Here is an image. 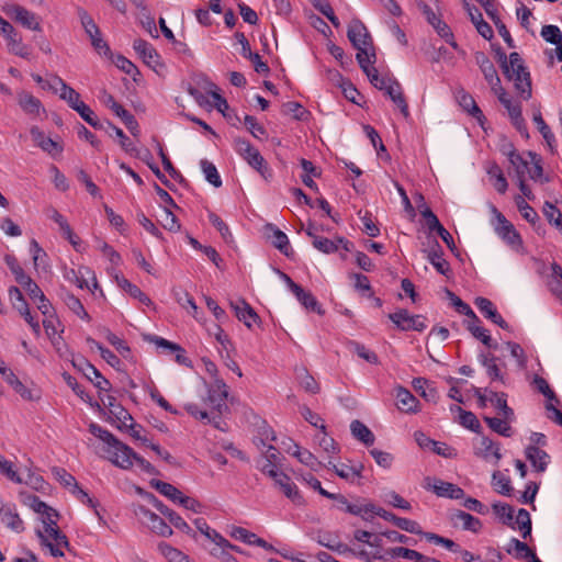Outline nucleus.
<instances>
[{
	"label": "nucleus",
	"mask_w": 562,
	"mask_h": 562,
	"mask_svg": "<svg viewBox=\"0 0 562 562\" xmlns=\"http://www.w3.org/2000/svg\"><path fill=\"white\" fill-rule=\"evenodd\" d=\"M494 513L503 520V522L512 528H514V509L508 504L495 503L493 504Z\"/></svg>",
	"instance_id": "0e129e2a"
},
{
	"label": "nucleus",
	"mask_w": 562,
	"mask_h": 562,
	"mask_svg": "<svg viewBox=\"0 0 562 562\" xmlns=\"http://www.w3.org/2000/svg\"><path fill=\"white\" fill-rule=\"evenodd\" d=\"M147 499L153 504V506L164 516L168 518L170 524H172L177 529L182 532L190 535L195 538V532L192 528L182 519V517L176 513L175 510L168 508L161 501H159L154 494L148 493Z\"/></svg>",
	"instance_id": "0eeeda50"
},
{
	"label": "nucleus",
	"mask_w": 562,
	"mask_h": 562,
	"mask_svg": "<svg viewBox=\"0 0 562 562\" xmlns=\"http://www.w3.org/2000/svg\"><path fill=\"white\" fill-rule=\"evenodd\" d=\"M453 519L460 520L462 522L463 529L473 532H477L482 527V524L479 518L463 510H457L453 514Z\"/></svg>",
	"instance_id": "a18cd8bd"
},
{
	"label": "nucleus",
	"mask_w": 562,
	"mask_h": 562,
	"mask_svg": "<svg viewBox=\"0 0 562 562\" xmlns=\"http://www.w3.org/2000/svg\"><path fill=\"white\" fill-rule=\"evenodd\" d=\"M228 396V387L222 379H216L209 390L207 403L218 415L227 409L226 400Z\"/></svg>",
	"instance_id": "9d476101"
},
{
	"label": "nucleus",
	"mask_w": 562,
	"mask_h": 562,
	"mask_svg": "<svg viewBox=\"0 0 562 562\" xmlns=\"http://www.w3.org/2000/svg\"><path fill=\"white\" fill-rule=\"evenodd\" d=\"M4 12L23 27L32 31H42L41 18L26 8L19 4H7Z\"/></svg>",
	"instance_id": "20e7f679"
},
{
	"label": "nucleus",
	"mask_w": 562,
	"mask_h": 562,
	"mask_svg": "<svg viewBox=\"0 0 562 562\" xmlns=\"http://www.w3.org/2000/svg\"><path fill=\"white\" fill-rule=\"evenodd\" d=\"M431 26L436 30L437 34L443 38L449 45H451L454 49H458V44L454 41L453 33L450 26L442 21L440 18L431 24Z\"/></svg>",
	"instance_id": "4d7b16f0"
},
{
	"label": "nucleus",
	"mask_w": 562,
	"mask_h": 562,
	"mask_svg": "<svg viewBox=\"0 0 562 562\" xmlns=\"http://www.w3.org/2000/svg\"><path fill=\"white\" fill-rule=\"evenodd\" d=\"M60 297L65 305L78 317L86 322H90V315L85 310L81 301L66 289L60 290Z\"/></svg>",
	"instance_id": "b1692460"
},
{
	"label": "nucleus",
	"mask_w": 562,
	"mask_h": 562,
	"mask_svg": "<svg viewBox=\"0 0 562 562\" xmlns=\"http://www.w3.org/2000/svg\"><path fill=\"white\" fill-rule=\"evenodd\" d=\"M276 440L273 429L266 423L262 422L258 426L257 435L254 437V443L259 450H263L267 445Z\"/></svg>",
	"instance_id": "58836bf2"
},
{
	"label": "nucleus",
	"mask_w": 562,
	"mask_h": 562,
	"mask_svg": "<svg viewBox=\"0 0 562 562\" xmlns=\"http://www.w3.org/2000/svg\"><path fill=\"white\" fill-rule=\"evenodd\" d=\"M149 484L165 497L169 498L173 503L180 504V499L183 497V494L172 484L156 479L150 480Z\"/></svg>",
	"instance_id": "cd10ccee"
},
{
	"label": "nucleus",
	"mask_w": 562,
	"mask_h": 562,
	"mask_svg": "<svg viewBox=\"0 0 562 562\" xmlns=\"http://www.w3.org/2000/svg\"><path fill=\"white\" fill-rule=\"evenodd\" d=\"M319 428L322 429V434L316 437L318 446L328 454L337 453L339 451V448L335 440L326 434L325 425L322 424Z\"/></svg>",
	"instance_id": "e2e57ef3"
},
{
	"label": "nucleus",
	"mask_w": 562,
	"mask_h": 562,
	"mask_svg": "<svg viewBox=\"0 0 562 562\" xmlns=\"http://www.w3.org/2000/svg\"><path fill=\"white\" fill-rule=\"evenodd\" d=\"M483 420L488 425V427L493 431H495L496 434H498L501 436H504V437L508 438V437H512L513 434H514L510 424L515 419H506L504 417L497 418V417L484 416Z\"/></svg>",
	"instance_id": "c85d7f7f"
},
{
	"label": "nucleus",
	"mask_w": 562,
	"mask_h": 562,
	"mask_svg": "<svg viewBox=\"0 0 562 562\" xmlns=\"http://www.w3.org/2000/svg\"><path fill=\"white\" fill-rule=\"evenodd\" d=\"M456 98L459 105L471 116L476 119L481 125H483L485 116L482 110L477 106L474 98L463 89L458 90Z\"/></svg>",
	"instance_id": "a211bd4d"
},
{
	"label": "nucleus",
	"mask_w": 562,
	"mask_h": 562,
	"mask_svg": "<svg viewBox=\"0 0 562 562\" xmlns=\"http://www.w3.org/2000/svg\"><path fill=\"white\" fill-rule=\"evenodd\" d=\"M274 485L283 493L285 497H288L295 505H303L304 498L301 495L297 486L291 480V477L284 472H280L274 479H272Z\"/></svg>",
	"instance_id": "9b49d317"
},
{
	"label": "nucleus",
	"mask_w": 562,
	"mask_h": 562,
	"mask_svg": "<svg viewBox=\"0 0 562 562\" xmlns=\"http://www.w3.org/2000/svg\"><path fill=\"white\" fill-rule=\"evenodd\" d=\"M528 156L530 157V162L532 164L531 167L528 166V168L526 169V171L529 173V177L535 181L539 180L541 182H548L549 178H543V168L538 155L536 153L528 151Z\"/></svg>",
	"instance_id": "49530a36"
},
{
	"label": "nucleus",
	"mask_w": 562,
	"mask_h": 562,
	"mask_svg": "<svg viewBox=\"0 0 562 562\" xmlns=\"http://www.w3.org/2000/svg\"><path fill=\"white\" fill-rule=\"evenodd\" d=\"M106 458L112 464L123 470H130L133 467V457L135 451L119 440V445H111L110 447H103Z\"/></svg>",
	"instance_id": "7ed1b4c3"
},
{
	"label": "nucleus",
	"mask_w": 562,
	"mask_h": 562,
	"mask_svg": "<svg viewBox=\"0 0 562 562\" xmlns=\"http://www.w3.org/2000/svg\"><path fill=\"white\" fill-rule=\"evenodd\" d=\"M413 387L428 402H436L438 398V392L436 387L425 378H415L413 380Z\"/></svg>",
	"instance_id": "473e14b6"
},
{
	"label": "nucleus",
	"mask_w": 562,
	"mask_h": 562,
	"mask_svg": "<svg viewBox=\"0 0 562 562\" xmlns=\"http://www.w3.org/2000/svg\"><path fill=\"white\" fill-rule=\"evenodd\" d=\"M19 104L25 113L34 115H37L42 108L41 101L27 92L19 95Z\"/></svg>",
	"instance_id": "c03bdc74"
},
{
	"label": "nucleus",
	"mask_w": 562,
	"mask_h": 562,
	"mask_svg": "<svg viewBox=\"0 0 562 562\" xmlns=\"http://www.w3.org/2000/svg\"><path fill=\"white\" fill-rule=\"evenodd\" d=\"M487 173L490 178L493 180V186L495 190L498 193H505L508 188V183L501 167L497 164L493 162L487 168Z\"/></svg>",
	"instance_id": "79ce46f5"
},
{
	"label": "nucleus",
	"mask_w": 562,
	"mask_h": 562,
	"mask_svg": "<svg viewBox=\"0 0 562 562\" xmlns=\"http://www.w3.org/2000/svg\"><path fill=\"white\" fill-rule=\"evenodd\" d=\"M443 250L438 241H435L434 247L427 251V259L434 268L442 276H448L451 271L449 262L442 257Z\"/></svg>",
	"instance_id": "4be33fe9"
},
{
	"label": "nucleus",
	"mask_w": 562,
	"mask_h": 562,
	"mask_svg": "<svg viewBox=\"0 0 562 562\" xmlns=\"http://www.w3.org/2000/svg\"><path fill=\"white\" fill-rule=\"evenodd\" d=\"M423 537H425V539L431 543H435V544H439V546H442L445 547L446 549L452 551V552H458L460 551V546L457 544L454 541H452L451 539H448V538H445L442 536H439L437 533H434V532H425L423 533Z\"/></svg>",
	"instance_id": "680f3d73"
},
{
	"label": "nucleus",
	"mask_w": 562,
	"mask_h": 562,
	"mask_svg": "<svg viewBox=\"0 0 562 562\" xmlns=\"http://www.w3.org/2000/svg\"><path fill=\"white\" fill-rule=\"evenodd\" d=\"M103 404L109 408V412L123 424V426H127V420H133L131 414L119 403H116V398L112 395L106 396V402L102 398Z\"/></svg>",
	"instance_id": "c9c22d12"
},
{
	"label": "nucleus",
	"mask_w": 562,
	"mask_h": 562,
	"mask_svg": "<svg viewBox=\"0 0 562 562\" xmlns=\"http://www.w3.org/2000/svg\"><path fill=\"white\" fill-rule=\"evenodd\" d=\"M72 366L81 371L83 375L90 380L100 392H109L111 390L110 381L105 379L101 372L83 357L74 359Z\"/></svg>",
	"instance_id": "39448f33"
},
{
	"label": "nucleus",
	"mask_w": 562,
	"mask_h": 562,
	"mask_svg": "<svg viewBox=\"0 0 562 562\" xmlns=\"http://www.w3.org/2000/svg\"><path fill=\"white\" fill-rule=\"evenodd\" d=\"M133 48L143 59V61L150 68L156 69L157 66H161L159 54L153 47V45L145 40H135L133 43Z\"/></svg>",
	"instance_id": "ddd939ff"
},
{
	"label": "nucleus",
	"mask_w": 562,
	"mask_h": 562,
	"mask_svg": "<svg viewBox=\"0 0 562 562\" xmlns=\"http://www.w3.org/2000/svg\"><path fill=\"white\" fill-rule=\"evenodd\" d=\"M494 212L498 222V225L495 228L498 236H501L510 246H519L521 244V238L514 225L496 209H494Z\"/></svg>",
	"instance_id": "f8f14e48"
},
{
	"label": "nucleus",
	"mask_w": 562,
	"mask_h": 562,
	"mask_svg": "<svg viewBox=\"0 0 562 562\" xmlns=\"http://www.w3.org/2000/svg\"><path fill=\"white\" fill-rule=\"evenodd\" d=\"M350 430L352 436L366 446L373 445L375 440L373 432L360 420L351 422Z\"/></svg>",
	"instance_id": "f704fd0d"
},
{
	"label": "nucleus",
	"mask_w": 562,
	"mask_h": 562,
	"mask_svg": "<svg viewBox=\"0 0 562 562\" xmlns=\"http://www.w3.org/2000/svg\"><path fill=\"white\" fill-rule=\"evenodd\" d=\"M525 456L537 472L541 473L547 470L550 456L544 450L536 446H528Z\"/></svg>",
	"instance_id": "6ab92c4d"
},
{
	"label": "nucleus",
	"mask_w": 562,
	"mask_h": 562,
	"mask_svg": "<svg viewBox=\"0 0 562 562\" xmlns=\"http://www.w3.org/2000/svg\"><path fill=\"white\" fill-rule=\"evenodd\" d=\"M543 214L547 221L562 233V213L560 210L547 201L543 204Z\"/></svg>",
	"instance_id": "603ef678"
},
{
	"label": "nucleus",
	"mask_w": 562,
	"mask_h": 562,
	"mask_svg": "<svg viewBox=\"0 0 562 562\" xmlns=\"http://www.w3.org/2000/svg\"><path fill=\"white\" fill-rule=\"evenodd\" d=\"M10 386L25 401H37L40 398L38 391L27 387L19 378H16Z\"/></svg>",
	"instance_id": "bf43d9fd"
},
{
	"label": "nucleus",
	"mask_w": 562,
	"mask_h": 562,
	"mask_svg": "<svg viewBox=\"0 0 562 562\" xmlns=\"http://www.w3.org/2000/svg\"><path fill=\"white\" fill-rule=\"evenodd\" d=\"M397 407L404 413H416L418 411V400L405 387L396 389Z\"/></svg>",
	"instance_id": "393cba45"
},
{
	"label": "nucleus",
	"mask_w": 562,
	"mask_h": 562,
	"mask_svg": "<svg viewBox=\"0 0 562 562\" xmlns=\"http://www.w3.org/2000/svg\"><path fill=\"white\" fill-rule=\"evenodd\" d=\"M193 522H194L196 529L202 535H204L207 539L213 541L215 543V546H221V544L226 543V539L221 533H218L216 530L212 529L207 525V522L204 518H196V519H194Z\"/></svg>",
	"instance_id": "a19ab883"
},
{
	"label": "nucleus",
	"mask_w": 562,
	"mask_h": 562,
	"mask_svg": "<svg viewBox=\"0 0 562 562\" xmlns=\"http://www.w3.org/2000/svg\"><path fill=\"white\" fill-rule=\"evenodd\" d=\"M424 487L431 490L439 497L460 499L464 496V491L458 485L429 476L425 479Z\"/></svg>",
	"instance_id": "6e6552de"
},
{
	"label": "nucleus",
	"mask_w": 562,
	"mask_h": 562,
	"mask_svg": "<svg viewBox=\"0 0 562 562\" xmlns=\"http://www.w3.org/2000/svg\"><path fill=\"white\" fill-rule=\"evenodd\" d=\"M490 403L498 409L499 415L506 419H515V413L507 405V394L504 392L490 391Z\"/></svg>",
	"instance_id": "bb28decb"
},
{
	"label": "nucleus",
	"mask_w": 562,
	"mask_h": 562,
	"mask_svg": "<svg viewBox=\"0 0 562 562\" xmlns=\"http://www.w3.org/2000/svg\"><path fill=\"white\" fill-rule=\"evenodd\" d=\"M479 359H480V362L482 363V366H484L486 368V373H487V375L490 376V379L492 381L504 382V376H503V374L501 372V369L496 364L497 358L494 355H492V353H488V355L481 353L479 356Z\"/></svg>",
	"instance_id": "e433bc0d"
},
{
	"label": "nucleus",
	"mask_w": 562,
	"mask_h": 562,
	"mask_svg": "<svg viewBox=\"0 0 562 562\" xmlns=\"http://www.w3.org/2000/svg\"><path fill=\"white\" fill-rule=\"evenodd\" d=\"M328 464L333 465L335 473L339 477L347 480L351 483H353L357 479L362 477V471L364 469L362 463L351 464V465L342 463L340 465H336V464H333L331 461H329Z\"/></svg>",
	"instance_id": "a878e982"
},
{
	"label": "nucleus",
	"mask_w": 562,
	"mask_h": 562,
	"mask_svg": "<svg viewBox=\"0 0 562 562\" xmlns=\"http://www.w3.org/2000/svg\"><path fill=\"white\" fill-rule=\"evenodd\" d=\"M505 156L508 158L510 165L515 168L517 178L524 177L529 161L524 159L522 156L517 153L514 146H509V151H505Z\"/></svg>",
	"instance_id": "37998d69"
},
{
	"label": "nucleus",
	"mask_w": 562,
	"mask_h": 562,
	"mask_svg": "<svg viewBox=\"0 0 562 562\" xmlns=\"http://www.w3.org/2000/svg\"><path fill=\"white\" fill-rule=\"evenodd\" d=\"M292 293L306 310L313 311L319 315L324 314V311L316 297L311 292H306L301 285L293 284Z\"/></svg>",
	"instance_id": "5701e85b"
},
{
	"label": "nucleus",
	"mask_w": 562,
	"mask_h": 562,
	"mask_svg": "<svg viewBox=\"0 0 562 562\" xmlns=\"http://www.w3.org/2000/svg\"><path fill=\"white\" fill-rule=\"evenodd\" d=\"M105 124H106L108 128L113 131L115 133V135L120 138L121 147L126 153L134 155L136 157H139L137 149L134 147L133 143L130 140V138L124 134V132L120 127L113 125L110 121H106Z\"/></svg>",
	"instance_id": "864d4df0"
},
{
	"label": "nucleus",
	"mask_w": 562,
	"mask_h": 562,
	"mask_svg": "<svg viewBox=\"0 0 562 562\" xmlns=\"http://www.w3.org/2000/svg\"><path fill=\"white\" fill-rule=\"evenodd\" d=\"M516 524L518 525L519 530L521 531L522 538H527L531 535V518L529 513L520 508L516 516Z\"/></svg>",
	"instance_id": "774afa93"
},
{
	"label": "nucleus",
	"mask_w": 562,
	"mask_h": 562,
	"mask_svg": "<svg viewBox=\"0 0 562 562\" xmlns=\"http://www.w3.org/2000/svg\"><path fill=\"white\" fill-rule=\"evenodd\" d=\"M78 16L80 19V23L86 34L89 36L90 40L101 34L99 26L95 24L93 19L88 14L86 10L78 9Z\"/></svg>",
	"instance_id": "09e8293b"
},
{
	"label": "nucleus",
	"mask_w": 562,
	"mask_h": 562,
	"mask_svg": "<svg viewBox=\"0 0 562 562\" xmlns=\"http://www.w3.org/2000/svg\"><path fill=\"white\" fill-rule=\"evenodd\" d=\"M313 246L324 252V254H334L338 251L339 244H337V238L335 239H328L323 236L315 237V240H313Z\"/></svg>",
	"instance_id": "69168bd1"
},
{
	"label": "nucleus",
	"mask_w": 562,
	"mask_h": 562,
	"mask_svg": "<svg viewBox=\"0 0 562 562\" xmlns=\"http://www.w3.org/2000/svg\"><path fill=\"white\" fill-rule=\"evenodd\" d=\"M389 318L398 329L423 331L426 328L425 317L423 315H411L407 310L401 308L389 314Z\"/></svg>",
	"instance_id": "423d86ee"
},
{
	"label": "nucleus",
	"mask_w": 562,
	"mask_h": 562,
	"mask_svg": "<svg viewBox=\"0 0 562 562\" xmlns=\"http://www.w3.org/2000/svg\"><path fill=\"white\" fill-rule=\"evenodd\" d=\"M515 202L521 216L535 226L539 222L538 213L521 196H517Z\"/></svg>",
	"instance_id": "5fc2aeb1"
},
{
	"label": "nucleus",
	"mask_w": 562,
	"mask_h": 562,
	"mask_svg": "<svg viewBox=\"0 0 562 562\" xmlns=\"http://www.w3.org/2000/svg\"><path fill=\"white\" fill-rule=\"evenodd\" d=\"M0 520L11 530L20 533L24 530V522L19 514L14 510V506L9 505L0 515Z\"/></svg>",
	"instance_id": "c756f323"
},
{
	"label": "nucleus",
	"mask_w": 562,
	"mask_h": 562,
	"mask_svg": "<svg viewBox=\"0 0 562 562\" xmlns=\"http://www.w3.org/2000/svg\"><path fill=\"white\" fill-rule=\"evenodd\" d=\"M30 133L34 143L52 157L55 158L61 154L63 145L50 137H46L37 126H33Z\"/></svg>",
	"instance_id": "4468645a"
},
{
	"label": "nucleus",
	"mask_w": 562,
	"mask_h": 562,
	"mask_svg": "<svg viewBox=\"0 0 562 562\" xmlns=\"http://www.w3.org/2000/svg\"><path fill=\"white\" fill-rule=\"evenodd\" d=\"M233 146L236 153L243 157L247 164L256 169L266 180L271 178L272 172L259 150L255 148L247 139L234 137Z\"/></svg>",
	"instance_id": "f03ea898"
},
{
	"label": "nucleus",
	"mask_w": 562,
	"mask_h": 562,
	"mask_svg": "<svg viewBox=\"0 0 562 562\" xmlns=\"http://www.w3.org/2000/svg\"><path fill=\"white\" fill-rule=\"evenodd\" d=\"M293 452L288 450L293 457L297 458V460L311 468L313 471H317L322 467V462L317 460V458L307 449H301L296 443L293 445Z\"/></svg>",
	"instance_id": "4c0bfd02"
},
{
	"label": "nucleus",
	"mask_w": 562,
	"mask_h": 562,
	"mask_svg": "<svg viewBox=\"0 0 562 562\" xmlns=\"http://www.w3.org/2000/svg\"><path fill=\"white\" fill-rule=\"evenodd\" d=\"M480 319H472L468 322L467 328L468 330L479 340L482 341L485 346L490 348H497V344L493 342L492 337L488 335L487 330L479 325Z\"/></svg>",
	"instance_id": "ea45409f"
},
{
	"label": "nucleus",
	"mask_w": 562,
	"mask_h": 562,
	"mask_svg": "<svg viewBox=\"0 0 562 562\" xmlns=\"http://www.w3.org/2000/svg\"><path fill=\"white\" fill-rule=\"evenodd\" d=\"M475 305L479 308V311L491 322L496 324L503 329H509V325L507 322L501 316V314L497 312L496 307L494 306L493 302L486 297L479 296L475 299Z\"/></svg>",
	"instance_id": "2eb2a0df"
},
{
	"label": "nucleus",
	"mask_w": 562,
	"mask_h": 562,
	"mask_svg": "<svg viewBox=\"0 0 562 562\" xmlns=\"http://www.w3.org/2000/svg\"><path fill=\"white\" fill-rule=\"evenodd\" d=\"M41 515H42V522L44 525L43 533L45 535V537L48 538L49 536H52V533H54V531L59 530L58 525H57L58 513L56 509L50 507L49 510H46L45 513H43Z\"/></svg>",
	"instance_id": "8fccbe9b"
},
{
	"label": "nucleus",
	"mask_w": 562,
	"mask_h": 562,
	"mask_svg": "<svg viewBox=\"0 0 562 562\" xmlns=\"http://www.w3.org/2000/svg\"><path fill=\"white\" fill-rule=\"evenodd\" d=\"M458 413L460 415L459 423L463 427H465L476 434L482 432V426H481L477 417L472 412H468L462 408H458Z\"/></svg>",
	"instance_id": "de8ad7c7"
},
{
	"label": "nucleus",
	"mask_w": 562,
	"mask_h": 562,
	"mask_svg": "<svg viewBox=\"0 0 562 562\" xmlns=\"http://www.w3.org/2000/svg\"><path fill=\"white\" fill-rule=\"evenodd\" d=\"M60 83L59 98L67 102V104L75 111L82 106L85 102L80 100V94L70 86H68L63 79H56Z\"/></svg>",
	"instance_id": "7c9ffc66"
},
{
	"label": "nucleus",
	"mask_w": 562,
	"mask_h": 562,
	"mask_svg": "<svg viewBox=\"0 0 562 562\" xmlns=\"http://www.w3.org/2000/svg\"><path fill=\"white\" fill-rule=\"evenodd\" d=\"M475 454L484 460H490L491 457L495 459V463L502 459L499 445L495 443L486 436L480 438L479 446L475 447Z\"/></svg>",
	"instance_id": "aec40b11"
},
{
	"label": "nucleus",
	"mask_w": 562,
	"mask_h": 562,
	"mask_svg": "<svg viewBox=\"0 0 562 562\" xmlns=\"http://www.w3.org/2000/svg\"><path fill=\"white\" fill-rule=\"evenodd\" d=\"M89 431L100 440L104 442V447H110L111 445H119V439L109 430L102 428L100 425L95 423H91L89 425Z\"/></svg>",
	"instance_id": "3c124183"
},
{
	"label": "nucleus",
	"mask_w": 562,
	"mask_h": 562,
	"mask_svg": "<svg viewBox=\"0 0 562 562\" xmlns=\"http://www.w3.org/2000/svg\"><path fill=\"white\" fill-rule=\"evenodd\" d=\"M231 307L234 310L236 317L248 328H251L252 323L259 322L258 314L245 300L239 299L235 302H231Z\"/></svg>",
	"instance_id": "f3484780"
},
{
	"label": "nucleus",
	"mask_w": 562,
	"mask_h": 562,
	"mask_svg": "<svg viewBox=\"0 0 562 562\" xmlns=\"http://www.w3.org/2000/svg\"><path fill=\"white\" fill-rule=\"evenodd\" d=\"M8 42L9 52L25 59H30L31 49L27 45L22 43V37L16 31L5 37Z\"/></svg>",
	"instance_id": "2f4dec72"
},
{
	"label": "nucleus",
	"mask_w": 562,
	"mask_h": 562,
	"mask_svg": "<svg viewBox=\"0 0 562 562\" xmlns=\"http://www.w3.org/2000/svg\"><path fill=\"white\" fill-rule=\"evenodd\" d=\"M20 496L22 498V503L32 508L37 514H43L50 509V506L42 502L36 495L21 492Z\"/></svg>",
	"instance_id": "13d9d810"
},
{
	"label": "nucleus",
	"mask_w": 562,
	"mask_h": 562,
	"mask_svg": "<svg viewBox=\"0 0 562 562\" xmlns=\"http://www.w3.org/2000/svg\"><path fill=\"white\" fill-rule=\"evenodd\" d=\"M200 165L205 176V179L215 188L221 187L222 180L215 165L206 159H202Z\"/></svg>",
	"instance_id": "6e6d98bb"
},
{
	"label": "nucleus",
	"mask_w": 562,
	"mask_h": 562,
	"mask_svg": "<svg viewBox=\"0 0 562 562\" xmlns=\"http://www.w3.org/2000/svg\"><path fill=\"white\" fill-rule=\"evenodd\" d=\"M475 61L484 75L485 80L491 85L492 89L501 86V79L496 68L490 58L482 52L475 53Z\"/></svg>",
	"instance_id": "dca6fc26"
},
{
	"label": "nucleus",
	"mask_w": 562,
	"mask_h": 562,
	"mask_svg": "<svg viewBox=\"0 0 562 562\" xmlns=\"http://www.w3.org/2000/svg\"><path fill=\"white\" fill-rule=\"evenodd\" d=\"M120 288L127 292L132 297L138 300L140 303L149 306L153 304L151 300L135 284L131 283L124 277H115Z\"/></svg>",
	"instance_id": "72a5a7b5"
},
{
	"label": "nucleus",
	"mask_w": 562,
	"mask_h": 562,
	"mask_svg": "<svg viewBox=\"0 0 562 562\" xmlns=\"http://www.w3.org/2000/svg\"><path fill=\"white\" fill-rule=\"evenodd\" d=\"M508 74L504 76L508 80H514L516 89L521 93L525 100L531 98V78L530 72L524 65V60L517 52H513L508 56Z\"/></svg>",
	"instance_id": "f257e3e1"
},
{
	"label": "nucleus",
	"mask_w": 562,
	"mask_h": 562,
	"mask_svg": "<svg viewBox=\"0 0 562 562\" xmlns=\"http://www.w3.org/2000/svg\"><path fill=\"white\" fill-rule=\"evenodd\" d=\"M266 228L267 231H270L272 233L271 235L268 236L272 245L277 249H279L284 256L290 257L293 254V250L290 246V241L286 234L283 233L273 224H268Z\"/></svg>",
	"instance_id": "412c9836"
},
{
	"label": "nucleus",
	"mask_w": 562,
	"mask_h": 562,
	"mask_svg": "<svg viewBox=\"0 0 562 562\" xmlns=\"http://www.w3.org/2000/svg\"><path fill=\"white\" fill-rule=\"evenodd\" d=\"M209 221L218 231V233L221 234L222 238L226 243H231L233 240V235H232V233L229 231V227L227 226V224L217 214H215L214 212H210L209 213Z\"/></svg>",
	"instance_id": "052dcab7"
},
{
	"label": "nucleus",
	"mask_w": 562,
	"mask_h": 562,
	"mask_svg": "<svg viewBox=\"0 0 562 562\" xmlns=\"http://www.w3.org/2000/svg\"><path fill=\"white\" fill-rule=\"evenodd\" d=\"M347 36L355 48H372L371 35L359 19H353L349 23Z\"/></svg>",
	"instance_id": "1a4fd4ad"
},
{
	"label": "nucleus",
	"mask_w": 562,
	"mask_h": 562,
	"mask_svg": "<svg viewBox=\"0 0 562 562\" xmlns=\"http://www.w3.org/2000/svg\"><path fill=\"white\" fill-rule=\"evenodd\" d=\"M82 120H85L90 126L95 130L104 128V125L99 121L95 113L86 103L76 111Z\"/></svg>",
	"instance_id": "338daca9"
}]
</instances>
